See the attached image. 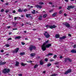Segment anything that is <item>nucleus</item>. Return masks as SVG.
<instances>
[{
  "instance_id": "nucleus-37",
  "label": "nucleus",
  "mask_w": 76,
  "mask_h": 76,
  "mask_svg": "<svg viewBox=\"0 0 76 76\" xmlns=\"http://www.w3.org/2000/svg\"><path fill=\"white\" fill-rule=\"evenodd\" d=\"M10 40H12V38H10L8 39V41H10Z\"/></svg>"
},
{
  "instance_id": "nucleus-5",
  "label": "nucleus",
  "mask_w": 76,
  "mask_h": 76,
  "mask_svg": "<svg viewBox=\"0 0 76 76\" xmlns=\"http://www.w3.org/2000/svg\"><path fill=\"white\" fill-rule=\"evenodd\" d=\"M44 35L45 36V37L46 38H49L50 37V35L48 34V33L47 32L45 31V33L44 34Z\"/></svg>"
},
{
  "instance_id": "nucleus-12",
  "label": "nucleus",
  "mask_w": 76,
  "mask_h": 76,
  "mask_svg": "<svg viewBox=\"0 0 76 76\" xmlns=\"http://www.w3.org/2000/svg\"><path fill=\"white\" fill-rule=\"evenodd\" d=\"M68 8L69 9H73V8H75V6H69L68 7Z\"/></svg>"
},
{
  "instance_id": "nucleus-32",
  "label": "nucleus",
  "mask_w": 76,
  "mask_h": 76,
  "mask_svg": "<svg viewBox=\"0 0 76 76\" xmlns=\"http://www.w3.org/2000/svg\"><path fill=\"white\" fill-rule=\"evenodd\" d=\"M62 12H63V10H61L59 12V14H61Z\"/></svg>"
},
{
  "instance_id": "nucleus-42",
  "label": "nucleus",
  "mask_w": 76,
  "mask_h": 76,
  "mask_svg": "<svg viewBox=\"0 0 76 76\" xmlns=\"http://www.w3.org/2000/svg\"><path fill=\"white\" fill-rule=\"evenodd\" d=\"M17 18H18V17H15L14 18V20H16V19H17Z\"/></svg>"
},
{
  "instance_id": "nucleus-35",
  "label": "nucleus",
  "mask_w": 76,
  "mask_h": 76,
  "mask_svg": "<svg viewBox=\"0 0 76 76\" xmlns=\"http://www.w3.org/2000/svg\"><path fill=\"white\" fill-rule=\"evenodd\" d=\"M6 45V46H7V47H9L10 46L9 45V44L6 45Z\"/></svg>"
},
{
  "instance_id": "nucleus-25",
  "label": "nucleus",
  "mask_w": 76,
  "mask_h": 76,
  "mask_svg": "<svg viewBox=\"0 0 76 76\" xmlns=\"http://www.w3.org/2000/svg\"><path fill=\"white\" fill-rule=\"evenodd\" d=\"M21 37L20 36H18L16 37H15V39H20Z\"/></svg>"
},
{
  "instance_id": "nucleus-55",
  "label": "nucleus",
  "mask_w": 76,
  "mask_h": 76,
  "mask_svg": "<svg viewBox=\"0 0 76 76\" xmlns=\"http://www.w3.org/2000/svg\"><path fill=\"white\" fill-rule=\"evenodd\" d=\"M68 36H69V37H71V34H68Z\"/></svg>"
},
{
  "instance_id": "nucleus-28",
  "label": "nucleus",
  "mask_w": 76,
  "mask_h": 76,
  "mask_svg": "<svg viewBox=\"0 0 76 76\" xmlns=\"http://www.w3.org/2000/svg\"><path fill=\"white\" fill-rule=\"evenodd\" d=\"M26 16L27 18H29V16H31V14H26Z\"/></svg>"
},
{
  "instance_id": "nucleus-63",
  "label": "nucleus",
  "mask_w": 76,
  "mask_h": 76,
  "mask_svg": "<svg viewBox=\"0 0 76 76\" xmlns=\"http://www.w3.org/2000/svg\"><path fill=\"white\" fill-rule=\"evenodd\" d=\"M45 71H43V73H45Z\"/></svg>"
},
{
  "instance_id": "nucleus-8",
  "label": "nucleus",
  "mask_w": 76,
  "mask_h": 76,
  "mask_svg": "<svg viewBox=\"0 0 76 76\" xmlns=\"http://www.w3.org/2000/svg\"><path fill=\"white\" fill-rule=\"evenodd\" d=\"M19 63L18 61H16L15 64V66L16 67H18L19 66Z\"/></svg>"
},
{
  "instance_id": "nucleus-54",
  "label": "nucleus",
  "mask_w": 76,
  "mask_h": 76,
  "mask_svg": "<svg viewBox=\"0 0 76 76\" xmlns=\"http://www.w3.org/2000/svg\"><path fill=\"white\" fill-rule=\"evenodd\" d=\"M64 15L65 16H67V14H64Z\"/></svg>"
},
{
  "instance_id": "nucleus-22",
  "label": "nucleus",
  "mask_w": 76,
  "mask_h": 76,
  "mask_svg": "<svg viewBox=\"0 0 76 76\" xmlns=\"http://www.w3.org/2000/svg\"><path fill=\"white\" fill-rule=\"evenodd\" d=\"M38 64H36L34 66V69H36V68H37V67H38Z\"/></svg>"
},
{
  "instance_id": "nucleus-14",
  "label": "nucleus",
  "mask_w": 76,
  "mask_h": 76,
  "mask_svg": "<svg viewBox=\"0 0 76 76\" xmlns=\"http://www.w3.org/2000/svg\"><path fill=\"white\" fill-rule=\"evenodd\" d=\"M40 65H42V64H44V62L42 60H40Z\"/></svg>"
},
{
  "instance_id": "nucleus-3",
  "label": "nucleus",
  "mask_w": 76,
  "mask_h": 76,
  "mask_svg": "<svg viewBox=\"0 0 76 76\" xmlns=\"http://www.w3.org/2000/svg\"><path fill=\"white\" fill-rule=\"evenodd\" d=\"M46 28H50V29H53V28H56L57 27V26H56L55 25H47L46 26Z\"/></svg>"
},
{
  "instance_id": "nucleus-57",
  "label": "nucleus",
  "mask_w": 76,
  "mask_h": 76,
  "mask_svg": "<svg viewBox=\"0 0 76 76\" xmlns=\"http://www.w3.org/2000/svg\"><path fill=\"white\" fill-rule=\"evenodd\" d=\"M25 40H28V39L27 38H25Z\"/></svg>"
},
{
  "instance_id": "nucleus-20",
  "label": "nucleus",
  "mask_w": 76,
  "mask_h": 76,
  "mask_svg": "<svg viewBox=\"0 0 76 76\" xmlns=\"http://www.w3.org/2000/svg\"><path fill=\"white\" fill-rule=\"evenodd\" d=\"M21 66H25V65H27V64H24L23 63H21Z\"/></svg>"
},
{
  "instance_id": "nucleus-53",
  "label": "nucleus",
  "mask_w": 76,
  "mask_h": 76,
  "mask_svg": "<svg viewBox=\"0 0 76 76\" xmlns=\"http://www.w3.org/2000/svg\"><path fill=\"white\" fill-rule=\"evenodd\" d=\"M54 61V59H51L50 60V61Z\"/></svg>"
},
{
  "instance_id": "nucleus-23",
  "label": "nucleus",
  "mask_w": 76,
  "mask_h": 76,
  "mask_svg": "<svg viewBox=\"0 0 76 76\" xmlns=\"http://www.w3.org/2000/svg\"><path fill=\"white\" fill-rule=\"evenodd\" d=\"M57 15V12H55L53 15H52V16H55Z\"/></svg>"
},
{
  "instance_id": "nucleus-24",
  "label": "nucleus",
  "mask_w": 76,
  "mask_h": 76,
  "mask_svg": "<svg viewBox=\"0 0 76 76\" xmlns=\"http://www.w3.org/2000/svg\"><path fill=\"white\" fill-rule=\"evenodd\" d=\"M20 54L21 56H23V55H24V54H25V53L24 52L20 53Z\"/></svg>"
},
{
  "instance_id": "nucleus-29",
  "label": "nucleus",
  "mask_w": 76,
  "mask_h": 76,
  "mask_svg": "<svg viewBox=\"0 0 76 76\" xmlns=\"http://www.w3.org/2000/svg\"><path fill=\"white\" fill-rule=\"evenodd\" d=\"M6 64V62H2V65H4V64Z\"/></svg>"
},
{
  "instance_id": "nucleus-27",
  "label": "nucleus",
  "mask_w": 76,
  "mask_h": 76,
  "mask_svg": "<svg viewBox=\"0 0 76 76\" xmlns=\"http://www.w3.org/2000/svg\"><path fill=\"white\" fill-rule=\"evenodd\" d=\"M51 66V63H49L47 64V67H50Z\"/></svg>"
},
{
  "instance_id": "nucleus-60",
  "label": "nucleus",
  "mask_w": 76,
  "mask_h": 76,
  "mask_svg": "<svg viewBox=\"0 0 76 76\" xmlns=\"http://www.w3.org/2000/svg\"><path fill=\"white\" fill-rule=\"evenodd\" d=\"M1 1L2 2H4V1L3 0H1Z\"/></svg>"
},
{
  "instance_id": "nucleus-4",
  "label": "nucleus",
  "mask_w": 76,
  "mask_h": 76,
  "mask_svg": "<svg viewBox=\"0 0 76 76\" xmlns=\"http://www.w3.org/2000/svg\"><path fill=\"white\" fill-rule=\"evenodd\" d=\"M29 49L30 51H32L33 49H34V50H35V49H36V47L34 46L31 45L29 47Z\"/></svg>"
},
{
  "instance_id": "nucleus-17",
  "label": "nucleus",
  "mask_w": 76,
  "mask_h": 76,
  "mask_svg": "<svg viewBox=\"0 0 76 76\" xmlns=\"http://www.w3.org/2000/svg\"><path fill=\"white\" fill-rule=\"evenodd\" d=\"M18 11L19 12H23V10H21V9H19L18 10Z\"/></svg>"
},
{
  "instance_id": "nucleus-13",
  "label": "nucleus",
  "mask_w": 76,
  "mask_h": 76,
  "mask_svg": "<svg viewBox=\"0 0 76 76\" xmlns=\"http://www.w3.org/2000/svg\"><path fill=\"white\" fill-rule=\"evenodd\" d=\"M71 53H76V50H72L71 51Z\"/></svg>"
},
{
  "instance_id": "nucleus-10",
  "label": "nucleus",
  "mask_w": 76,
  "mask_h": 76,
  "mask_svg": "<svg viewBox=\"0 0 76 76\" xmlns=\"http://www.w3.org/2000/svg\"><path fill=\"white\" fill-rule=\"evenodd\" d=\"M64 25L66 26V27H68V28H69L70 26L69 25L68 23H66L64 24Z\"/></svg>"
},
{
  "instance_id": "nucleus-15",
  "label": "nucleus",
  "mask_w": 76,
  "mask_h": 76,
  "mask_svg": "<svg viewBox=\"0 0 76 76\" xmlns=\"http://www.w3.org/2000/svg\"><path fill=\"white\" fill-rule=\"evenodd\" d=\"M42 16L41 15H40L39 18H38L39 20H42Z\"/></svg>"
},
{
  "instance_id": "nucleus-2",
  "label": "nucleus",
  "mask_w": 76,
  "mask_h": 76,
  "mask_svg": "<svg viewBox=\"0 0 76 76\" xmlns=\"http://www.w3.org/2000/svg\"><path fill=\"white\" fill-rule=\"evenodd\" d=\"M10 70V69H9L6 68L3 70V73L6 74V73H9Z\"/></svg>"
},
{
  "instance_id": "nucleus-30",
  "label": "nucleus",
  "mask_w": 76,
  "mask_h": 76,
  "mask_svg": "<svg viewBox=\"0 0 76 76\" xmlns=\"http://www.w3.org/2000/svg\"><path fill=\"white\" fill-rule=\"evenodd\" d=\"M47 16V14H45V15H44L43 16V18H46V17Z\"/></svg>"
},
{
  "instance_id": "nucleus-64",
  "label": "nucleus",
  "mask_w": 76,
  "mask_h": 76,
  "mask_svg": "<svg viewBox=\"0 0 76 76\" xmlns=\"http://www.w3.org/2000/svg\"><path fill=\"white\" fill-rule=\"evenodd\" d=\"M49 3L50 4H52V3L51 2H49Z\"/></svg>"
},
{
  "instance_id": "nucleus-7",
  "label": "nucleus",
  "mask_w": 76,
  "mask_h": 76,
  "mask_svg": "<svg viewBox=\"0 0 76 76\" xmlns=\"http://www.w3.org/2000/svg\"><path fill=\"white\" fill-rule=\"evenodd\" d=\"M69 61L70 62H71L72 61V60L71 59H70L69 58H65V61L66 62V61Z\"/></svg>"
},
{
  "instance_id": "nucleus-34",
  "label": "nucleus",
  "mask_w": 76,
  "mask_h": 76,
  "mask_svg": "<svg viewBox=\"0 0 76 76\" xmlns=\"http://www.w3.org/2000/svg\"><path fill=\"white\" fill-rule=\"evenodd\" d=\"M56 75H57V74H53L52 75L50 76H56Z\"/></svg>"
},
{
  "instance_id": "nucleus-39",
  "label": "nucleus",
  "mask_w": 76,
  "mask_h": 76,
  "mask_svg": "<svg viewBox=\"0 0 76 76\" xmlns=\"http://www.w3.org/2000/svg\"><path fill=\"white\" fill-rule=\"evenodd\" d=\"M62 37V38L63 39H65V38H66V37L65 36H63Z\"/></svg>"
},
{
  "instance_id": "nucleus-6",
  "label": "nucleus",
  "mask_w": 76,
  "mask_h": 76,
  "mask_svg": "<svg viewBox=\"0 0 76 76\" xmlns=\"http://www.w3.org/2000/svg\"><path fill=\"white\" fill-rule=\"evenodd\" d=\"M72 72V69H70L67 70L66 72L65 73V75H67L68 73H70Z\"/></svg>"
},
{
  "instance_id": "nucleus-48",
  "label": "nucleus",
  "mask_w": 76,
  "mask_h": 76,
  "mask_svg": "<svg viewBox=\"0 0 76 76\" xmlns=\"http://www.w3.org/2000/svg\"><path fill=\"white\" fill-rule=\"evenodd\" d=\"M59 39H63L62 37H60Z\"/></svg>"
},
{
  "instance_id": "nucleus-58",
  "label": "nucleus",
  "mask_w": 76,
  "mask_h": 76,
  "mask_svg": "<svg viewBox=\"0 0 76 76\" xmlns=\"http://www.w3.org/2000/svg\"><path fill=\"white\" fill-rule=\"evenodd\" d=\"M65 1H66V2H68V1H69L68 0H65Z\"/></svg>"
},
{
  "instance_id": "nucleus-21",
  "label": "nucleus",
  "mask_w": 76,
  "mask_h": 76,
  "mask_svg": "<svg viewBox=\"0 0 76 76\" xmlns=\"http://www.w3.org/2000/svg\"><path fill=\"white\" fill-rule=\"evenodd\" d=\"M16 24H17V23H12V25H14L13 26L14 27H16Z\"/></svg>"
},
{
  "instance_id": "nucleus-38",
  "label": "nucleus",
  "mask_w": 76,
  "mask_h": 76,
  "mask_svg": "<svg viewBox=\"0 0 76 76\" xmlns=\"http://www.w3.org/2000/svg\"><path fill=\"white\" fill-rule=\"evenodd\" d=\"M4 11V9H2L1 10V12H3Z\"/></svg>"
},
{
  "instance_id": "nucleus-44",
  "label": "nucleus",
  "mask_w": 76,
  "mask_h": 76,
  "mask_svg": "<svg viewBox=\"0 0 76 76\" xmlns=\"http://www.w3.org/2000/svg\"><path fill=\"white\" fill-rule=\"evenodd\" d=\"M18 75L19 76H22V74H19Z\"/></svg>"
},
{
  "instance_id": "nucleus-46",
  "label": "nucleus",
  "mask_w": 76,
  "mask_h": 76,
  "mask_svg": "<svg viewBox=\"0 0 76 76\" xmlns=\"http://www.w3.org/2000/svg\"><path fill=\"white\" fill-rule=\"evenodd\" d=\"M21 44H22V45H25V44L23 42H22Z\"/></svg>"
},
{
  "instance_id": "nucleus-19",
  "label": "nucleus",
  "mask_w": 76,
  "mask_h": 76,
  "mask_svg": "<svg viewBox=\"0 0 76 76\" xmlns=\"http://www.w3.org/2000/svg\"><path fill=\"white\" fill-rule=\"evenodd\" d=\"M53 53H49L48 55H47L46 56H53Z\"/></svg>"
},
{
  "instance_id": "nucleus-47",
  "label": "nucleus",
  "mask_w": 76,
  "mask_h": 76,
  "mask_svg": "<svg viewBox=\"0 0 76 76\" xmlns=\"http://www.w3.org/2000/svg\"><path fill=\"white\" fill-rule=\"evenodd\" d=\"M73 48H76V45H74Z\"/></svg>"
},
{
  "instance_id": "nucleus-61",
  "label": "nucleus",
  "mask_w": 76,
  "mask_h": 76,
  "mask_svg": "<svg viewBox=\"0 0 76 76\" xmlns=\"http://www.w3.org/2000/svg\"><path fill=\"white\" fill-rule=\"evenodd\" d=\"M33 31H36V29H35V28H34V29H33Z\"/></svg>"
},
{
  "instance_id": "nucleus-31",
  "label": "nucleus",
  "mask_w": 76,
  "mask_h": 76,
  "mask_svg": "<svg viewBox=\"0 0 76 76\" xmlns=\"http://www.w3.org/2000/svg\"><path fill=\"white\" fill-rule=\"evenodd\" d=\"M31 13H33V14H35V10H33V12H31Z\"/></svg>"
},
{
  "instance_id": "nucleus-11",
  "label": "nucleus",
  "mask_w": 76,
  "mask_h": 76,
  "mask_svg": "<svg viewBox=\"0 0 76 76\" xmlns=\"http://www.w3.org/2000/svg\"><path fill=\"white\" fill-rule=\"evenodd\" d=\"M19 48H17L15 50V51H14L13 53H18V51H19Z\"/></svg>"
},
{
  "instance_id": "nucleus-16",
  "label": "nucleus",
  "mask_w": 76,
  "mask_h": 76,
  "mask_svg": "<svg viewBox=\"0 0 76 76\" xmlns=\"http://www.w3.org/2000/svg\"><path fill=\"white\" fill-rule=\"evenodd\" d=\"M55 37L57 38H59L60 37V35L58 34H56L55 36Z\"/></svg>"
},
{
  "instance_id": "nucleus-43",
  "label": "nucleus",
  "mask_w": 76,
  "mask_h": 76,
  "mask_svg": "<svg viewBox=\"0 0 76 76\" xmlns=\"http://www.w3.org/2000/svg\"><path fill=\"white\" fill-rule=\"evenodd\" d=\"M45 61H48V59L46 58L45 59Z\"/></svg>"
},
{
  "instance_id": "nucleus-56",
  "label": "nucleus",
  "mask_w": 76,
  "mask_h": 76,
  "mask_svg": "<svg viewBox=\"0 0 76 76\" xmlns=\"http://www.w3.org/2000/svg\"><path fill=\"white\" fill-rule=\"evenodd\" d=\"M9 3H6L5 4H6V5H8Z\"/></svg>"
},
{
  "instance_id": "nucleus-50",
  "label": "nucleus",
  "mask_w": 76,
  "mask_h": 76,
  "mask_svg": "<svg viewBox=\"0 0 76 76\" xmlns=\"http://www.w3.org/2000/svg\"><path fill=\"white\" fill-rule=\"evenodd\" d=\"M9 12V10H7L6 11V13H7V12Z\"/></svg>"
},
{
  "instance_id": "nucleus-1",
  "label": "nucleus",
  "mask_w": 76,
  "mask_h": 76,
  "mask_svg": "<svg viewBox=\"0 0 76 76\" xmlns=\"http://www.w3.org/2000/svg\"><path fill=\"white\" fill-rule=\"evenodd\" d=\"M49 40L46 41L44 43L43 45L42 46V51L46 50V48H49V47L51 46V44H47L49 43ZM46 44L47 45H46Z\"/></svg>"
},
{
  "instance_id": "nucleus-62",
  "label": "nucleus",
  "mask_w": 76,
  "mask_h": 76,
  "mask_svg": "<svg viewBox=\"0 0 76 76\" xmlns=\"http://www.w3.org/2000/svg\"><path fill=\"white\" fill-rule=\"evenodd\" d=\"M9 17L10 18H11V16L10 15H9Z\"/></svg>"
},
{
  "instance_id": "nucleus-26",
  "label": "nucleus",
  "mask_w": 76,
  "mask_h": 76,
  "mask_svg": "<svg viewBox=\"0 0 76 76\" xmlns=\"http://www.w3.org/2000/svg\"><path fill=\"white\" fill-rule=\"evenodd\" d=\"M39 4L40 5L44 4V3L42 2H40L39 3Z\"/></svg>"
},
{
  "instance_id": "nucleus-49",
  "label": "nucleus",
  "mask_w": 76,
  "mask_h": 76,
  "mask_svg": "<svg viewBox=\"0 0 76 76\" xmlns=\"http://www.w3.org/2000/svg\"><path fill=\"white\" fill-rule=\"evenodd\" d=\"M1 53H3V52H4V50H1Z\"/></svg>"
},
{
  "instance_id": "nucleus-18",
  "label": "nucleus",
  "mask_w": 76,
  "mask_h": 76,
  "mask_svg": "<svg viewBox=\"0 0 76 76\" xmlns=\"http://www.w3.org/2000/svg\"><path fill=\"white\" fill-rule=\"evenodd\" d=\"M31 57H34L35 56V53H31Z\"/></svg>"
},
{
  "instance_id": "nucleus-45",
  "label": "nucleus",
  "mask_w": 76,
  "mask_h": 76,
  "mask_svg": "<svg viewBox=\"0 0 76 76\" xmlns=\"http://www.w3.org/2000/svg\"><path fill=\"white\" fill-rule=\"evenodd\" d=\"M53 11V10H51L49 11V12H52Z\"/></svg>"
},
{
  "instance_id": "nucleus-36",
  "label": "nucleus",
  "mask_w": 76,
  "mask_h": 76,
  "mask_svg": "<svg viewBox=\"0 0 76 76\" xmlns=\"http://www.w3.org/2000/svg\"><path fill=\"white\" fill-rule=\"evenodd\" d=\"M56 57H57V55H54L53 57V58H56Z\"/></svg>"
},
{
  "instance_id": "nucleus-41",
  "label": "nucleus",
  "mask_w": 76,
  "mask_h": 76,
  "mask_svg": "<svg viewBox=\"0 0 76 76\" xmlns=\"http://www.w3.org/2000/svg\"><path fill=\"white\" fill-rule=\"evenodd\" d=\"M26 11H28V10L27 9H25L24 10V12H26Z\"/></svg>"
},
{
  "instance_id": "nucleus-33",
  "label": "nucleus",
  "mask_w": 76,
  "mask_h": 76,
  "mask_svg": "<svg viewBox=\"0 0 76 76\" xmlns=\"http://www.w3.org/2000/svg\"><path fill=\"white\" fill-rule=\"evenodd\" d=\"M18 29V28H12V31H14L15 30H17Z\"/></svg>"
},
{
  "instance_id": "nucleus-40",
  "label": "nucleus",
  "mask_w": 76,
  "mask_h": 76,
  "mask_svg": "<svg viewBox=\"0 0 76 76\" xmlns=\"http://www.w3.org/2000/svg\"><path fill=\"white\" fill-rule=\"evenodd\" d=\"M12 13H16V11L15 10H13L12 11Z\"/></svg>"
},
{
  "instance_id": "nucleus-51",
  "label": "nucleus",
  "mask_w": 76,
  "mask_h": 76,
  "mask_svg": "<svg viewBox=\"0 0 76 76\" xmlns=\"http://www.w3.org/2000/svg\"><path fill=\"white\" fill-rule=\"evenodd\" d=\"M7 28L8 29H9L10 28V26H7Z\"/></svg>"
},
{
  "instance_id": "nucleus-59",
  "label": "nucleus",
  "mask_w": 76,
  "mask_h": 76,
  "mask_svg": "<svg viewBox=\"0 0 76 76\" xmlns=\"http://www.w3.org/2000/svg\"><path fill=\"white\" fill-rule=\"evenodd\" d=\"M2 65V62H0V65Z\"/></svg>"
},
{
  "instance_id": "nucleus-9",
  "label": "nucleus",
  "mask_w": 76,
  "mask_h": 76,
  "mask_svg": "<svg viewBox=\"0 0 76 76\" xmlns=\"http://www.w3.org/2000/svg\"><path fill=\"white\" fill-rule=\"evenodd\" d=\"M36 6L37 8H39V9H41L42 8V6L41 5H36Z\"/></svg>"
},
{
  "instance_id": "nucleus-52",
  "label": "nucleus",
  "mask_w": 76,
  "mask_h": 76,
  "mask_svg": "<svg viewBox=\"0 0 76 76\" xmlns=\"http://www.w3.org/2000/svg\"><path fill=\"white\" fill-rule=\"evenodd\" d=\"M63 58V57H62V56H61L59 57V58L60 59H61Z\"/></svg>"
}]
</instances>
